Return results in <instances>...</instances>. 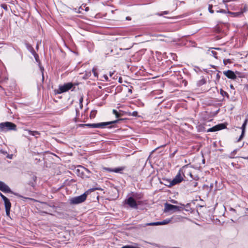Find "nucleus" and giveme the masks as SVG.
<instances>
[{
	"label": "nucleus",
	"mask_w": 248,
	"mask_h": 248,
	"mask_svg": "<svg viewBox=\"0 0 248 248\" xmlns=\"http://www.w3.org/2000/svg\"><path fill=\"white\" fill-rule=\"evenodd\" d=\"M230 0H223V3H225L226 2H227V1H230Z\"/></svg>",
	"instance_id": "31"
},
{
	"label": "nucleus",
	"mask_w": 248,
	"mask_h": 248,
	"mask_svg": "<svg viewBox=\"0 0 248 248\" xmlns=\"http://www.w3.org/2000/svg\"><path fill=\"white\" fill-rule=\"evenodd\" d=\"M212 55H213L215 58H217V52L215 51H211Z\"/></svg>",
	"instance_id": "22"
},
{
	"label": "nucleus",
	"mask_w": 248,
	"mask_h": 248,
	"mask_svg": "<svg viewBox=\"0 0 248 248\" xmlns=\"http://www.w3.org/2000/svg\"><path fill=\"white\" fill-rule=\"evenodd\" d=\"M89 10V8L88 7H87L86 5H82L79 8V12L82 13V10H85V11L87 12Z\"/></svg>",
	"instance_id": "16"
},
{
	"label": "nucleus",
	"mask_w": 248,
	"mask_h": 248,
	"mask_svg": "<svg viewBox=\"0 0 248 248\" xmlns=\"http://www.w3.org/2000/svg\"><path fill=\"white\" fill-rule=\"evenodd\" d=\"M27 131L28 132L29 134L32 135V136H35L36 138H37L38 136L40 135V133L38 131H31L30 130H27Z\"/></svg>",
	"instance_id": "15"
},
{
	"label": "nucleus",
	"mask_w": 248,
	"mask_h": 248,
	"mask_svg": "<svg viewBox=\"0 0 248 248\" xmlns=\"http://www.w3.org/2000/svg\"><path fill=\"white\" fill-rule=\"evenodd\" d=\"M191 167L189 164H187L183 166L180 170V172L185 176L186 175H189L191 178H192V175L190 171Z\"/></svg>",
	"instance_id": "7"
},
{
	"label": "nucleus",
	"mask_w": 248,
	"mask_h": 248,
	"mask_svg": "<svg viewBox=\"0 0 248 248\" xmlns=\"http://www.w3.org/2000/svg\"><path fill=\"white\" fill-rule=\"evenodd\" d=\"M117 122V121H114L112 122H105V123H100L98 124H80L81 126H86L88 127H90L91 128H103L105 127L106 126H107L108 125H109L111 124L116 123Z\"/></svg>",
	"instance_id": "3"
},
{
	"label": "nucleus",
	"mask_w": 248,
	"mask_h": 248,
	"mask_svg": "<svg viewBox=\"0 0 248 248\" xmlns=\"http://www.w3.org/2000/svg\"><path fill=\"white\" fill-rule=\"evenodd\" d=\"M0 190L4 192H11L9 187L1 181H0Z\"/></svg>",
	"instance_id": "13"
},
{
	"label": "nucleus",
	"mask_w": 248,
	"mask_h": 248,
	"mask_svg": "<svg viewBox=\"0 0 248 248\" xmlns=\"http://www.w3.org/2000/svg\"><path fill=\"white\" fill-rule=\"evenodd\" d=\"M112 74H113V73H110V76H112Z\"/></svg>",
	"instance_id": "38"
},
{
	"label": "nucleus",
	"mask_w": 248,
	"mask_h": 248,
	"mask_svg": "<svg viewBox=\"0 0 248 248\" xmlns=\"http://www.w3.org/2000/svg\"><path fill=\"white\" fill-rule=\"evenodd\" d=\"M2 7H3V8L4 9H6V6L5 5H1Z\"/></svg>",
	"instance_id": "29"
},
{
	"label": "nucleus",
	"mask_w": 248,
	"mask_h": 248,
	"mask_svg": "<svg viewBox=\"0 0 248 248\" xmlns=\"http://www.w3.org/2000/svg\"><path fill=\"white\" fill-rule=\"evenodd\" d=\"M124 169V167H120L115 168L112 170V172L118 173V172H121L122 171H123Z\"/></svg>",
	"instance_id": "17"
},
{
	"label": "nucleus",
	"mask_w": 248,
	"mask_h": 248,
	"mask_svg": "<svg viewBox=\"0 0 248 248\" xmlns=\"http://www.w3.org/2000/svg\"><path fill=\"white\" fill-rule=\"evenodd\" d=\"M223 74L228 78L234 80L237 78V76L234 72L230 70L223 71Z\"/></svg>",
	"instance_id": "12"
},
{
	"label": "nucleus",
	"mask_w": 248,
	"mask_h": 248,
	"mask_svg": "<svg viewBox=\"0 0 248 248\" xmlns=\"http://www.w3.org/2000/svg\"><path fill=\"white\" fill-rule=\"evenodd\" d=\"M168 13H169V12H168V11H164V12H162V13H161V14H158V15L159 16H162V15H164V14H166H166H168Z\"/></svg>",
	"instance_id": "24"
},
{
	"label": "nucleus",
	"mask_w": 248,
	"mask_h": 248,
	"mask_svg": "<svg viewBox=\"0 0 248 248\" xmlns=\"http://www.w3.org/2000/svg\"><path fill=\"white\" fill-rule=\"evenodd\" d=\"M205 83V81L204 80L202 79V80L201 81H200V85H202V84H203Z\"/></svg>",
	"instance_id": "28"
},
{
	"label": "nucleus",
	"mask_w": 248,
	"mask_h": 248,
	"mask_svg": "<svg viewBox=\"0 0 248 248\" xmlns=\"http://www.w3.org/2000/svg\"><path fill=\"white\" fill-rule=\"evenodd\" d=\"M230 210H231V211H233V212H235V209H233V208H231Z\"/></svg>",
	"instance_id": "35"
},
{
	"label": "nucleus",
	"mask_w": 248,
	"mask_h": 248,
	"mask_svg": "<svg viewBox=\"0 0 248 248\" xmlns=\"http://www.w3.org/2000/svg\"><path fill=\"white\" fill-rule=\"evenodd\" d=\"M226 127V125L223 124H218L217 125H216L214 126H213L212 128H209L207 132H213L217 131L221 129H223Z\"/></svg>",
	"instance_id": "11"
},
{
	"label": "nucleus",
	"mask_w": 248,
	"mask_h": 248,
	"mask_svg": "<svg viewBox=\"0 0 248 248\" xmlns=\"http://www.w3.org/2000/svg\"><path fill=\"white\" fill-rule=\"evenodd\" d=\"M103 169L105 170L108 171H112V170H113V169L108 168H106V167L103 168Z\"/></svg>",
	"instance_id": "23"
},
{
	"label": "nucleus",
	"mask_w": 248,
	"mask_h": 248,
	"mask_svg": "<svg viewBox=\"0 0 248 248\" xmlns=\"http://www.w3.org/2000/svg\"><path fill=\"white\" fill-rule=\"evenodd\" d=\"M126 19H127V20H130V18L129 17H126Z\"/></svg>",
	"instance_id": "36"
},
{
	"label": "nucleus",
	"mask_w": 248,
	"mask_h": 248,
	"mask_svg": "<svg viewBox=\"0 0 248 248\" xmlns=\"http://www.w3.org/2000/svg\"><path fill=\"white\" fill-rule=\"evenodd\" d=\"M171 221L170 219H166L162 221L159 222H151L149 223H146L142 225V227H146L147 226H158V225H165L169 223Z\"/></svg>",
	"instance_id": "8"
},
{
	"label": "nucleus",
	"mask_w": 248,
	"mask_h": 248,
	"mask_svg": "<svg viewBox=\"0 0 248 248\" xmlns=\"http://www.w3.org/2000/svg\"><path fill=\"white\" fill-rule=\"evenodd\" d=\"M104 78H105V79H106V80H108V78L107 76L105 75V76H104Z\"/></svg>",
	"instance_id": "30"
},
{
	"label": "nucleus",
	"mask_w": 248,
	"mask_h": 248,
	"mask_svg": "<svg viewBox=\"0 0 248 248\" xmlns=\"http://www.w3.org/2000/svg\"><path fill=\"white\" fill-rule=\"evenodd\" d=\"M113 113L115 115L117 118H118L120 116L119 113L115 109L113 110Z\"/></svg>",
	"instance_id": "20"
},
{
	"label": "nucleus",
	"mask_w": 248,
	"mask_h": 248,
	"mask_svg": "<svg viewBox=\"0 0 248 248\" xmlns=\"http://www.w3.org/2000/svg\"><path fill=\"white\" fill-rule=\"evenodd\" d=\"M0 129L2 131H7L9 130H16V125L11 122H6L0 123Z\"/></svg>",
	"instance_id": "1"
},
{
	"label": "nucleus",
	"mask_w": 248,
	"mask_h": 248,
	"mask_svg": "<svg viewBox=\"0 0 248 248\" xmlns=\"http://www.w3.org/2000/svg\"><path fill=\"white\" fill-rule=\"evenodd\" d=\"M172 202L173 203H176L177 202L176 201H174V200H172Z\"/></svg>",
	"instance_id": "32"
},
{
	"label": "nucleus",
	"mask_w": 248,
	"mask_h": 248,
	"mask_svg": "<svg viewBox=\"0 0 248 248\" xmlns=\"http://www.w3.org/2000/svg\"><path fill=\"white\" fill-rule=\"evenodd\" d=\"M213 5L212 4H209L208 6V10L210 13H214V11L212 10Z\"/></svg>",
	"instance_id": "19"
},
{
	"label": "nucleus",
	"mask_w": 248,
	"mask_h": 248,
	"mask_svg": "<svg viewBox=\"0 0 248 248\" xmlns=\"http://www.w3.org/2000/svg\"><path fill=\"white\" fill-rule=\"evenodd\" d=\"M223 63L224 65H226L228 63H231V61L230 59L224 60Z\"/></svg>",
	"instance_id": "21"
},
{
	"label": "nucleus",
	"mask_w": 248,
	"mask_h": 248,
	"mask_svg": "<svg viewBox=\"0 0 248 248\" xmlns=\"http://www.w3.org/2000/svg\"><path fill=\"white\" fill-rule=\"evenodd\" d=\"M247 159H248V157H247Z\"/></svg>",
	"instance_id": "39"
},
{
	"label": "nucleus",
	"mask_w": 248,
	"mask_h": 248,
	"mask_svg": "<svg viewBox=\"0 0 248 248\" xmlns=\"http://www.w3.org/2000/svg\"><path fill=\"white\" fill-rule=\"evenodd\" d=\"M246 89L248 91V84L245 86Z\"/></svg>",
	"instance_id": "34"
},
{
	"label": "nucleus",
	"mask_w": 248,
	"mask_h": 248,
	"mask_svg": "<svg viewBox=\"0 0 248 248\" xmlns=\"http://www.w3.org/2000/svg\"><path fill=\"white\" fill-rule=\"evenodd\" d=\"M181 208H182L180 206L169 203H165V212H169L170 211L175 212L177 211H180Z\"/></svg>",
	"instance_id": "6"
},
{
	"label": "nucleus",
	"mask_w": 248,
	"mask_h": 248,
	"mask_svg": "<svg viewBox=\"0 0 248 248\" xmlns=\"http://www.w3.org/2000/svg\"><path fill=\"white\" fill-rule=\"evenodd\" d=\"M230 87H231V88L232 89H233V86H232V85H231L230 86Z\"/></svg>",
	"instance_id": "37"
},
{
	"label": "nucleus",
	"mask_w": 248,
	"mask_h": 248,
	"mask_svg": "<svg viewBox=\"0 0 248 248\" xmlns=\"http://www.w3.org/2000/svg\"><path fill=\"white\" fill-rule=\"evenodd\" d=\"M73 86V84L71 83H67L62 86H60L58 90H57V93H61L63 92H65L70 90Z\"/></svg>",
	"instance_id": "5"
},
{
	"label": "nucleus",
	"mask_w": 248,
	"mask_h": 248,
	"mask_svg": "<svg viewBox=\"0 0 248 248\" xmlns=\"http://www.w3.org/2000/svg\"><path fill=\"white\" fill-rule=\"evenodd\" d=\"M87 194H84L79 196L73 197L69 200V202L71 204H77L84 202L87 198Z\"/></svg>",
	"instance_id": "2"
},
{
	"label": "nucleus",
	"mask_w": 248,
	"mask_h": 248,
	"mask_svg": "<svg viewBox=\"0 0 248 248\" xmlns=\"http://www.w3.org/2000/svg\"><path fill=\"white\" fill-rule=\"evenodd\" d=\"M137 114H138V112L137 111H134L133 112L132 115L134 116H136L137 115Z\"/></svg>",
	"instance_id": "27"
},
{
	"label": "nucleus",
	"mask_w": 248,
	"mask_h": 248,
	"mask_svg": "<svg viewBox=\"0 0 248 248\" xmlns=\"http://www.w3.org/2000/svg\"><path fill=\"white\" fill-rule=\"evenodd\" d=\"M4 203L6 214L7 216H10V212L11 207V203L9 200L6 197L3 200Z\"/></svg>",
	"instance_id": "10"
},
{
	"label": "nucleus",
	"mask_w": 248,
	"mask_h": 248,
	"mask_svg": "<svg viewBox=\"0 0 248 248\" xmlns=\"http://www.w3.org/2000/svg\"><path fill=\"white\" fill-rule=\"evenodd\" d=\"M96 69L95 68H93L92 69V71L93 73V75L95 78H98V74L96 72Z\"/></svg>",
	"instance_id": "18"
},
{
	"label": "nucleus",
	"mask_w": 248,
	"mask_h": 248,
	"mask_svg": "<svg viewBox=\"0 0 248 248\" xmlns=\"http://www.w3.org/2000/svg\"><path fill=\"white\" fill-rule=\"evenodd\" d=\"M220 92H221V94H222V95H224V94H227V93L226 92H225L223 91V90H221V91H220Z\"/></svg>",
	"instance_id": "26"
},
{
	"label": "nucleus",
	"mask_w": 248,
	"mask_h": 248,
	"mask_svg": "<svg viewBox=\"0 0 248 248\" xmlns=\"http://www.w3.org/2000/svg\"><path fill=\"white\" fill-rule=\"evenodd\" d=\"M82 101H83V98H82V97H81V98L80 99V100H79L80 103H82Z\"/></svg>",
	"instance_id": "33"
},
{
	"label": "nucleus",
	"mask_w": 248,
	"mask_h": 248,
	"mask_svg": "<svg viewBox=\"0 0 248 248\" xmlns=\"http://www.w3.org/2000/svg\"><path fill=\"white\" fill-rule=\"evenodd\" d=\"M0 196L1 197L2 199L3 200L5 198H6L5 196H4L0 192Z\"/></svg>",
	"instance_id": "25"
},
{
	"label": "nucleus",
	"mask_w": 248,
	"mask_h": 248,
	"mask_svg": "<svg viewBox=\"0 0 248 248\" xmlns=\"http://www.w3.org/2000/svg\"><path fill=\"white\" fill-rule=\"evenodd\" d=\"M181 172L179 170L178 174L176 175L175 178L170 182V184L169 185V186H174L177 184L181 183L183 180V178L181 176Z\"/></svg>",
	"instance_id": "4"
},
{
	"label": "nucleus",
	"mask_w": 248,
	"mask_h": 248,
	"mask_svg": "<svg viewBox=\"0 0 248 248\" xmlns=\"http://www.w3.org/2000/svg\"><path fill=\"white\" fill-rule=\"evenodd\" d=\"M124 203L128 204L130 207L133 208H137L138 204L136 201L132 197H129L124 201Z\"/></svg>",
	"instance_id": "9"
},
{
	"label": "nucleus",
	"mask_w": 248,
	"mask_h": 248,
	"mask_svg": "<svg viewBox=\"0 0 248 248\" xmlns=\"http://www.w3.org/2000/svg\"><path fill=\"white\" fill-rule=\"evenodd\" d=\"M247 123H248V120L246 119L245 120L243 125L241 127V129H242V133H241V135H240L239 138L237 140L238 142L240 141L243 139V137L244 136L245 132V130H246V125L247 124Z\"/></svg>",
	"instance_id": "14"
}]
</instances>
